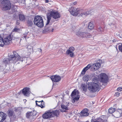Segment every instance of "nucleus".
Returning a JSON list of instances; mask_svg holds the SVG:
<instances>
[{
    "label": "nucleus",
    "mask_w": 122,
    "mask_h": 122,
    "mask_svg": "<svg viewBox=\"0 0 122 122\" xmlns=\"http://www.w3.org/2000/svg\"><path fill=\"white\" fill-rule=\"evenodd\" d=\"M54 29H52L51 30V32H53L54 30Z\"/></svg>",
    "instance_id": "603ef678"
},
{
    "label": "nucleus",
    "mask_w": 122,
    "mask_h": 122,
    "mask_svg": "<svg viewBox=\"0 0 122 122\" xmlns=\"http://www.w3.org/2000/svg\"><path fill=\"white\" fill-rule=\"evenodd\" d=\"M51 29V27L49 26L48 25H47L46 24L43 31H45L46 32H47L50 31Z\"/></svg>",
    "instance_id": "412c9836"
},
{
    "label": "nucleus",
    "mask_w": 122,
    "mask_h": 122,
    "mask_svg": "<svg viewBox=\"0 0 122 122\" xmlns=\"http://www.w3.org/2000/svg\"><path fill=\"white\" fill-rule=\"evenodd\" d=\"M51 78L52 81L58 82L60 80L61 77L60 76L55 75L51 76Z\"/></svg>",
    "instance_id": "9b49d317"
},
{
    "label": "nucleus",
    "mask_w": 122,
    "mask_h": 122,
    "mask_svg": "<svg viewBox=\"0 0 122 122\" xmlns=\"http://www.w3.org/2000/svg\"><path fill=\"white\" fill-rule=\"evenodd\" d=\"M45 2L46 3H48L49 2V1L48 0H45Z\"/></svg>",
    "instance_id": "de8ad7c7"
},
{
    "label": "nucleus",
    "mask_w": 122,
    "mask_h": 122,
    "mask_svg": "<svg viewBox=\"0 0 122 122\" xmlns=\"http://www.w3.org/2000/svg\"><path fill=\"white\" fill-rule=\"evenodd\" d=\"M117 112V113H119L117 111H116L115 112Z\"/></svg>",
    "instance_id": "5fc2aeb1"
},
{
    "label": "nucleus",
    "mask_w": 122,
    "mask_h": 122,
    "mask_svg": "<svg viewBox=\"0 0 122 122\" xmlns=\"http://www.w3.org/2000/svg\"><path fill=\"white\" fill-rule=\"evenodd\" d=\"M20 29H19L15 28H14L13 30V31L17 32Z\"/></svg>",
    "instance_id": "ea45409f"
},
{
    "label": "nucleus",
    "mask_w": 122,
    "mask_h": 122,
    "mask_svg": "<svg viewBox=\"0 0 122 122\" xmlns=\"http://www.w3.org/2000/svg\"><path fill=\"white\" fill-rule=\"evenodd\" d=\"M55 97H56V98H58V96H55Z\"/></svg>",
    "instance_id": "3c124183"
},
{
    "label": "nucleus",
    "mask_w": 122,
    "mask_h": 122,
    "mask_svg": "<svg viewBox=\"0 0 122 122\" xmlns=\"http://www.w3.org/2000/svg\"><path fill=\"white\" fill-rule=\"evenodd\" d=\"M99 81L103 83H106L108 80V77L105 73H102L98 76Z\"/></svg>",
    "instance_id": "423d86ee"
},
{
    "label": "nucleus",
    "mask_w": 122,
    "mask_h": 122,
    "mask_svg": "<svg viewBox=\"0 0 122 122\" xmlns=\"http://www.w3.org/2000/svg\"><path fill=\"white\" fill-rule=\"evenodd\" d=\"M97 62L101 64L102 63V62L101 60H99Z\"/></svg>",
    "instance_id": "c03bdc74"
},
{
    "label": "nucleus",
    "mask_w": 122,
    "mask_h": 122,
    "mask_svg": "<svg viewBox=\"0 0 122 122\" xmlns=\"http://www.w3.org/2000/svg\"><path fill=\"white\" fill-rule=\"evenodd\" d=\"M89 115V113L88 112L84 113H81V117H86L88 116Z\"/></svg>",
    "instance_id": "7c9ffc66"
},
{
    "label": "nucleus",
    "mask_w": 122,
    "mask_h": 122,
    "mask_svg": "<svg viewBox=\"0 0 122 122\" xmlns=\"http://www.w3.org/2000/svg\"><path fill=\"white\" fill-rule=\"evenodd\" d=\"M70 13L73 16H77L78 14H80V11L78 8L71 7L68 10Z\"/></svg>",
    "instance_id": "1a4fd4ad"
},
{
    "label": "nucleus",
    "mask_w": 122,
    "mask_h": 122,
    "mask_svg": "<svg viewBox=\"0 0 122 122\" xmlns=\"http://www.w3.org/2000/svg\"><path fill=\"white\" fill-rule=\"evenodd\" d=\"M80 97V96L77 94L76 97H75L73 99L75 101H76L79 100Z\"/></svg>",
    "instance_id": "473e14b6"
},
{
    "label": "nucleus",
    "mask_w": 122,
    "mask_h": 122,
    "mask_svg": "<svg viewBox=\"0 0 122 122\" xmlns=\"http://www.w3.org/2000/svg\"><path fill=\"white\" fill-rule=\"evenodd\" d=\"M24 37L25 38H26V37L25 36H24Z\"/></svg>",
    "instance_id": "864d4df0"
},
{
    "label": "nucleus",
    "mask_w": 122,
    "mask_h": 122,
    "mask_svg": "<svg viewBox=\"0 0 122 122\" xmlns=\"http://www.w3.org/2000/svg\"><path fill=\"white\" fill-rule=\"evenodd\" d=\"M16 24L17 25H19L20 24L19 22V21L18 20H17L16 22Z\"/></svg>",
    "instance_id": "a18cd8bd"
},
{
    "label": "nucleus",
    "mask_w": 122,
    "mask_h": 122,
    "mask_svg": "<svg viewBox=\"0 0 122 122\" xmlns=\"http://www.w3.org/2000/svg\"><path fill=\"white\" fill-rule=\"evenodd\" d=\"M67 104L66 105L65 104H62L61 105V107L62 109L61 110V111L62 112H65L67 110H68V105Z\"/></svg>",
    "instance_id": "dca6fc26"
},
{
    "label": "nucleus",
    "mask_w": 122,
    "mask_h": 122,
    "mask_svg": "<svg viewBox=\"0 0 122 122\" xmlns=\"http://www.w3.org/2000/svg\"><path fill=\"white\" fill-rule=\"evenodd\" d=\"M75 102V101L74 100V99H73V100L72 101V102L73 103H74Z\"/></svg>",
    "instance_id": "09e8293b"
},
{
    "label": "nucleus",
    "mask_w": 122,
    "mask_h": 122,
    "mask_svg": "<svg viewBox=\"0 0 122 122\" xmlns=\"http://www.w3.org/2000/svg\"><path fill=\"white\" fill-rule=\"evenodd\" d=\"M76 2H74L73 4L74 5H76Z\"/></svg>",
    "instance_id": "8fccbe9b"
},
{
    "label": "nucleus",
    "mask_w": 122,
    "mask_h": 122,
    "mask_svg": "<svg viewBox=\"0 0 122 122\" xmlns=\"http://www.w3.org/2000/svg\"><path fill=\"white\" fill-rule=\"evenodd\" d=\"M76 35L82 38H88L91 37V35L90 34L85 32L78 31L76 33Z\"/></svg>",
    "instance_id": "6e6552de"
},
{
    "label": "nucleus",
    "mask_w": 122,
    "mask_h": 122,
    "mask_svg": "<svg viewBox=\"0 0 122 122\" xmlns=\"http://www.w3.org/2000/svg\"><path fill=\"white\" fill-rule=\"evenodd\" d=\"M116 110L115 108H113L112 107L108 109V112L109 113L112 114L115 111V109Z\"/></svg>",
    "instance_id": "bb28decb"
},
{
    "label": "nucleus",
    "mask_w": 122,
    "mask_h": 122,
    "mask_svg": "<svg viewBox=\"0 0 122 122\" xmlns=\"http://www.w3.org/2000/svg\"><path fill=\"white\" fill-rule=\"evenodd\" d=\"M88 110L87 109H84L81 112V113H85V112L86 113L88 112Z\"/></svg>",
    "instance_id": "c9c22d12"
},
{
    "label": "nucleus",
    "mask_w": 122,
    "mask_h": 122,
    "mask_svg": "<svg viewBox=\"0 0 122 122\" xmlns=\"http://www.w3.org/2000/svg\"><path fill=\"white\" fill-rule=\"evenodd\" d=\"M10 6H11V5H10ZM11 7V6H10V7L8 9V10L9 9V13L10 14H12L13 13H15L16 11V8H15V7H12L11 8H10ZM3 10H4L3 9Z\"/></svg>",
    "instance_id": "a211bd4d"
},
{
    "label": "nucleus",
    "mask_w": 122,
    "mask_h": 122,
    "mask_svg": "<svg viewBox=\"0 0 122 122\" xmlns=\"http://www.w3.org/2000/svg\"><path fill=\"white\" fill-rule=\"evenodd\" d=\"M75 50V48L72 47H70L67 50V53H69V52H73Z\"/></svg>",
    "instance_id": "c85d7f7f"
},
{
    "label": "nucleus",
    "mask_w": 122,
    "mask_h": 122,
    "mask_svg": "<svg viewBox=\"0 0 122 122\" xmlns=\"http://www.w3.org/2000/svg\"><path fill=\"white\" fill-rule=\"evenodd\" d=\"M46 112L42 115L44 119L50 118L55 116L58 117L59 115V111L57 110L54 111H48Z\"/></svg>",
    "instance_id": "f03ea898"
},
{
    "label": "nucleus",
    "mask_w": 122,
    "mask_h": 122,
    "mask_svg": "<svg viewBox=\"0 0 122 122\" xmlns=\"http://www.w3.org/2000/svg\"><path fill=\"white\" fill-rule=\"evenodd\" d=\"M87 84L88 85V88L91 92H95L97 91H98L99 90L100 86L97 83L92 82H88Z\"/></svg>",
    "instance_id": "7ed1b4c3"
},
{
    "label": "nucleus",
    "mask_w": 122,
    "mask_h": 122,
    "mask_svg": "<svg viewBox=\"0 0 122 122\" xmlns=\"http://www.w3.org/2000/svg\"><path fill=\"white\" fill-rule=\"evenodd\" d=\"M34 22L35 25L40 27H42L43 26V20L42 18L40 16H35L34 19Z\"/></svg>",
    "instance_id": "20e7f679"
},
{
    "label": "nucleus",
    "mask_w": 122,
    "mask_h": 122,
    "mask_svg": "<svg viewBox=\"0 0 122 122\" xmlns=\"http://www.w3.org/2000/svg\"><path fill=\"white\" fill-rule=\"evenodd\" d=\"M122 89V87H119L117 89V90L118 91H121Z\"/></svg>",
    "instance_id": "a19ab883"
},
{
    "label": "nucleus",
    "mask_w": 122,
    "mask_h": 122,
    "mask_svg": "<svg viewBox=\"0 0 122 122\" xmlns=\"http://www.w3.org/2000/svg\"><path fill=\"white\" fill-rule=\"evenodd\" d=\"M98 78L97 77H94L93 78V81L96 82L97 81Z\"/></svg>",
    "instance_id": "58836bf2"
},
{
    "label": "nucleus",
    "mask_w": 122,
    "mask_h": 122,
    "mask_svg": "<svg viewBox=\"0 0 122 122\" xmlns=\"http://www.w3.org/2000/svg\"><path fill=\"white\" fill-rule=\"evenodd\" d=\"M89 76L88 75H85L83 77V80L85 81L86 82L88 81L89 80Z\"/></svg>",
    "instance_id": "5701e85b"
},
{
    "label": "nucleus",
    "mask_w": 122,
    "mask_h": 122,
    "mask_svg": "<svg viewBox=\"0 0 122 122\" xmlns=\"http://www.w3.org/2000/svg\"><path fill=\"white\" fill-rule=\"evenodd\" d=\"M66 54L67 55H69L71 57H73L74 56V53H73L72 52H69V53H67V51H66Z\"/></svg>",
    "instance_id": "c756f323"
},
{
    "label": "nucleus",
    "mask_w": 122,
    "mask_h": 122,
    "mask_svg": "<svg viewBox=\"0 0 122 122\" xmlns=\"http://www.w3.org/2000/svg\"><path fill=\"white\" fill-rule=\"evenodd\" d=\"M78 92V90H76V89H75L72 92L71 95V96L72 97L74 96L75 95H76L77 93Z\"/></svg>",
    "instance_id": "a878e982"
},
{
    "label": "nucleus",
    "mask_w": 122,
    "mask_h": 122,
    "mask_svg": "<svg viewBox=\"0 0 122 122\" xmlns=\"http://www.w3.org/2000/svg\"><path fill=\"white\" fill-rule=\"evenodd\" d=\"M38 51L40 52H41L42 50L41 48H38Z\"/></svg>",
    "instance_id": "49530a36"
},
{
    "label": "nucleus",
    "mask_w": 122,
    "mask_h": 122,
    "mask_svg": "<svg viewBox=\"0 0 122 122\" xmlns=\"http://www.w3.org/2000/svg\"><path fill=\"white\" fill-rule=\"evenodd\" d=\"M27 48L28 50H30L32 51L33 50L32 47L30 45L28 46L27 47Z\"/></svg>",
    "instance_id": "4c0bfd02"
},
{
    "label": "nucleus",
    "mask_w": 122,
    "mask_h": 122,
    "mask_svg": "<svg viewBox=\"0 0 122 122\" xmlns=\"http://www.w3.org/2000/svg\"><path fill=\"white\" fill-rule=\"evenodd\" d=\"M88 27L89 29L90 30L93 29L94 27V25L93 24L92 22H91L89 23L88 24Z\"/></svg>",
    "instance_id": "393cba45"
},
{
    "label": "nucleus",
    "mask_w": 122,
    "mask_h": 122,
    "mask_svg": "<svg viewBox=\"0 0 122 122\" xmlns=\"http://www.w3.org/2000/svg\"><path fill=\"white\" fill-rule=\"evenodd\" d=\"M26 117L27 118L32 119L33 117V114L32 112H28L26 114Z\"/></svg>",
    "instance_id": "6ab92c4d"
},
{
    "label": "nucleus",
    "mask_w": 122,
    "mask_h": 122,
    "mask_svg": "<svg viewBox=\"0 0 122 122\" xmlns=\"http://www.w3.org/2000/svg\"><path fill=\"white\" fill-rule=\"evenodd\" d=\"M13 55H11L9 58H5L3 59V62L8 64L10 63H16L18 61H21L20 57L16 52H13Z\"/></svg>",
    "instance_id": "f257e3e1"
},
{
    "label": "nucleus",
    "mask_w": 122,
    "mask_h": 122,
    "mask_svg": "<svg viewBox=\"0 0 122 122\" xmlns=\"http://www.w3.org/2000/svg\"><path fill=\"white\" fill-rule=\"evenodd\" d=\"M120 94V93L118 92H116L115 94V96H116L117 97H118L119 96Z\"/></svg>",
    "instance_id": "37998d69"
},
{
    "label": "nucleus",
    "mask_w": 122,
    "mask_h": 122,
    "mask_svg": "<svg viewBox=\"0 0 122 122\" xmlns=\"http://www.w3.org/2000/svg\"><path fill=\"white\" fill-rule=\"evenodd\" d=\"M8 115L10 119L13 120L15 117L14 111L13 110H9L8 111Z\"/></svg>",
    "instance_id": "ddd939ff"
},
{
    "label": "nucleus",
    "mask_w": 122,
    "mask_h": 122,
    "mask_svg": "<svg viewBox=\"0 0 122 122\" xmlns=\"http://www.w3.org/2000/svg\"><path fill=\"white\" fill-rule=\"evenodd\" d=\"M19 19L21 21H25V18L23 15L20 14L19 15Z\"/></svg>",
    "instance_id": "4be33fe9"
},
{
    "label": "nucleus",
    "mask_w": 122,
    "mask_h": 122,
    "mask_svg": "<svg viewBox=\"0 0 122 122\" xmlns=\"http://www.w3.org/2000/svg\"><path fill=\"white\" fill-rule=\"evenodd\" d=\"M89 14V13H87V12L84 13L83 12L80 14V15H78V16L79 17H84L88 15Z\"/></svg>",
    "instance_id": "b1692460"
},
{
    "label": "nucleus",
    "mask_w": 122,
    "mask_h": 122,
    "mask_svg": "<svg viewBox=\"0 0 122 122\" xmlns=\"http://www.w3.org/2000/svg\"><path fill=\"white\" fill-rule=\"evenodd\" d=\"M101 64L97 62L93 64L92 66V67L94 68V70H97L101 66Z\"/></svg>",
    "instance_id": "f3484780"
},
{
    "label": "nucleus",
    "mask_w": 122,
    "mask_h": 122,
    "mask_svg": "<svg viewBox=\"0 0 122 122\" xmlns=\"http://www.w3.org/2000/svg\"><path fill=\"white\" fill-rule=\"evenodd\" d=\"M118 48L119 50L122 52V43H120L119 44Z\"/></svg>",
    "instance_id": "72a5a7b5"
},
{
    "label": "nucleus",
    "mask_w": 122,
    "mask_h": 122,
    "mask_svg": "<svg viewBox=\"0 0 122 122\" xmlns=\"http://www.w3.org/2000/svg\"><path fill=\"white\" fill-rule=\"evenodd\" d=\"M51 11L50 13H48L47 14V15H48L51 18V17L52 16V14H51Z\"/></svg>",
    "instance_id": "79ce46f5"
},
{
    "label": "nucleus",
    "mask_w": 122,
    "mask_h": 122,
    "mask_svg": "<svg viewBox=\"0 0 122 122\" xmlns=\"http://www.w3.org/2000/svg\"><path fill=\"white\" fill-rule=\"evenodd\" d=\"M29 88L27 87L24 88L22 91V93L24 96L28 97L30 94Z\"/></svg>",
    "instance_id": "9d476101"
},
{
    "label": "nucleus",
    "mask_w": 122,
    "mask_h": 122,
    "mask_svg": "<svg viewBox=\"0 0 122 122\" xmlns=\"http://www.w3.org/2000/svg\"><path fill=\"white\" fill-rule=\"evenodd\" d=\"M36 105L40 107L41 108H43L45 107L44 102L43 100L39 101H36Z\"/></svg>",
    "instance_id": "f8f14e48"
},
{
    "label": "nucleus",
    "mask_w": 122,
    "mask_h": 122,
    "mask_svg": "<svg viewBox=\"0 0 122 122\" xmlns=\"http://www.w3.org/2000/svg\"><path fill=\"white\" fill-rule=\"evenodd\" d=\"M0 2H1V5L4 10L8 9L10 7V3L9 0H0Z\"/></svg>",
    "instance_id": "0eeeda50"
},
{
    "label": "nucleus",
    "mask_w": 122,
    "mask_h": 122,
    "mask_svg": "<svg viewBox=\"0 0 122 122\" xmlns=\"http://www.w3.org/2000/svg\"><path fill=\"white\" fill-rule=\"evenodd\" d=\"M51 18L48 15H47V23H46V25H48L49 22H50V20H51Z\"/></svg>",
    "instance_id": "f704fd0d"
},
{
    "label": "nucleus",
    "mask_w": 122,
    "mask_h": 122,
    "mask_svg": "<svg viewBox=\"0 0 122 122\" xmlns=\"http://www.w3.org/2000/svg\"><path fill=\"white\" fill-rule=\"evenodd\" d=\"M86 71L85 70L84 68L81 71V74L80 75V76H81V75H84L85 74Z\"/></svg>",
    "instance_id": "e433bc0d"
},
{
    "label": "nucleus",
    "mask_w": 122,
    "mask_h": 122,
    "mask_svg": "<svg viewBox=\"0 0 122 122\" xmlns=\"http://www.w3.org/2000/svg\"><path fill=\"white\" fill-rule=\"evenodd\" d=\"M12 39L10 35L7 36L4 39L1 37H0V46H2L4 45L9 44L11 42Z\"/></svg>",
    "instance_id": "39448f33"
},
{
    "label": "nucleus",
    "mask_w": 122,
    "mask_h": 122,
    "mask_svg": "<svg viewBox=\"0 0 122 122\" xmlns=\"http://www.w3.org/2000/svg\"><path fill=\"white\" fill-rule=\"evenodd\" d=\"M27 23L29 26H31L33 24L32 21L30 20H28L27 21Z\"/></svg>",
    "instance_id": "cd10ccee"
},
{
    "label": "nucleus",
    "mask_w": 122,
    "mask_h": 122,
    "mask_svg": "<svg viewBox=\"0 0 122 122\" xmlns=\"http://www.w3.org/2000/svg\"><path fill=\"white\" fill-rule=\"evenodd\" d=\"M6 115L3 112H0V122H3L6 118Z\"/></svg>",
    "instance_id": "2eb2a0df"
},
{
    "label": "nucleus",
    "mask_w": 122,
    "mask_h": 122,
    "mask_svg": "<svg viewBox=\"0 0 122 122\" xmlns=\"http://www.w3.org/2000/svg\"><path fill=\"white\" fill-rule=\"evenodd\" d=\"M81 87L83 89V91L86 92L87 90V86L85 84H82Z\"/></svg>",
    "instance_id": "aec40b11"
},
{
    "label": "nucleus",
    "mask_w": 122,
    "mask_h": 122,
    "mask_svg": "<svg viewBox=\"0 0 122 122\" xmlns=\"http://www.w3.org/2000/svg\"><path fill=\"white\" fill-rule=\"evenodd\" d=\"M51 13L52 14V17L55 19H56L60 17L59 14L57 12L52 10L51 11Z\"/></svg>",
    "instance_id": "4468645a"
},
{
    "label": "nucleus",
    "mask_w": 122,
    "mask_h": 122,
    "mask_svg": "<svg viewBox=\"0 0 122 122\" xmlns=\"http://www.w3.org/2000/svg\"><path fill=\"white\" fill-rule=\"evenodd\" d=\"M91 66V64H89L86 67L84 68L85 70L86 71L89 69Z\"/></svg>",
    "instance_id": "2f4dec72"
}]
</instances>
